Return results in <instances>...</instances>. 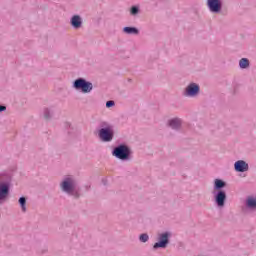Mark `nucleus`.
<instances>
[{"label": "nucleus", "instance_id": "obj_2", "mask_svg": "<svg viewBox=\"0 0 256 256\" xmlns=\"http://www.w3.org/2000/svg\"><path fill=\"white\" fill-rule=\"evenodd\" d=\"M113 155L117 157V159H128L129 158V148L127 146H119L114 149Z\"/></svg>", "mask_w": 256, "mask_h": 256}, {"label": "nucleus", "instance_id": "obj_10", "mask_svg": "<svg viewBox=\"0 0 256 256\" xmlns=\"http://www.w3.org/2000/svg\"><path fill=\"white\" fill-rule=\"evenodd\" d=\"M81 17L78 15H75L71 19V25L74 27V29H79L81 27Z\"/></svg>", "mask_w": 256, "mask_h": 256}, {"label": "nucleus", "instance_id": "obj_1", "mask_svg": "<svg viewBox=\"0 0 256 256\" xmlns=\"http://www.w3.org/2000/svg\"><path fill=\"white\" fill-rule=\"evenodd\" d=\"M73 87L82 93H91V91H93V84L91 82H87L83 78H79L74 81Z\"/></svg>", "mask_w": 256, "mask_h": 256}, {"label": "nucleus", "instance_id": "obj_4", "mask_svg": "<svg viewBox=\"0 0 256 256\" xmlns=\"http://www.w3.org/2000/svg\"><path fill=\"white\" fill-rule=\"evenodd\" d=\"M62 191H65L66 193H72L73 189H75V181H73L71 178H66L62 184Z\"/></svg>", "mask_w": 256, "mask_h": 256}, {"label": "nucleus", "instance_id": "obj_7", "mask_svg": "<svg viewBox=\"0 0 256 256\" xmlns=\"http://www.w3.org/2000/svg\"><path fill=\"white\" fill-rule=\"evenodd\" d=\"M207 5L212 13L221 11V0H207Z\"/></svg>", "mask_w": 256, "mask_h": 256}, {"label": "nucleus", "instance_id": "obj_19", "mask_svg": "<svg viewBox=\"0 0 256 256\" xmlns=\"http://www.w3.org/2000/svg\"><path fill=\"white\" fill-rule=\"evenodd\" d=\"M139 13V8L133 6L131 8V15H137Z\"/></svg>", "mask_w": 256, "mask_h": 256}, {"label": "nucleus", "instance_id": "obj_17", "mask_svg": "<svg viewBox=\"0 0 256 256\" xmlns=\"http://www.w3.org/2000/svg\"><path fill=\"white\" fill-rule=\"evenodd\" d=\"M247 205L248 207H256V198H249L247 200Z\"/></svg>", "mask_w": 256, "mask_h": 256}, {"label": "nucleus", "instance_id": "obj_5", "mask_svg": "<svg viewBox=\"0 0 256 256\" xmlns=\"http://www.w3.org/2000/svg\"><path fill=\"white\" fill-rule=\"evenodd\" d=\"M216 205L219 207H225V201H227V194L225 191L220 190L216 195L214 196Z\"/></svg>", "mask_w": 256, "mask_h": 256}, {"label": "nucleus", "instance_id": "obj_15", "mask_svg": "<svg viewBox=\"0 0 256 256\" xmlns=\"http://www.w3.org/2000/svg\"><path fill=\"white\" fill-rule=\"evenodd\" d=\"M214 187L215 189H223V187H225V182H223V180L216 179Z\"/></svg>", "mask_w": 256, "mask_h": 256}, {"label": "nucleus", "instance_id": "obj_9", "mask_svg": "<svg viewBox=\"0 0 256 256\" xmlns=\"http://www.w3.org/2000/svg\"><path fill=\"white\" fill-rule=\"evenodd\" d=\"M186 93L191 97L197 95V93H199V85L195 83L188 85V87L186 88Z\"/></svg>", "mask_w": 256, "mask_h": 256}, {"label": "nucleus", "instance_id": "obj_14", "mask_svg": "<svg viewBox=\"0 0 256 256\" xmlns=\"http://www.w3.org/2000/svg\"><path fill=\"white\" fill-rule=\"evenodd\" d=\"M239 65L241 69H247V67H249V59L242 58L239 62Z\"/></svg>", "mask_w": 256, "mask_h": 256}, {"label": "nucleus", "instance_id": "obj_3", "mask_svg": "<svg viewBox=\"0 0 256 256\" xmlns=\"http://www.w3.org/2000/svg\"><path fill=\"white\" fill-rule=\"evenodd\" d=\"M160 241L154 244V249H165L167 247V244L169 243V233H163L159 237Z\"/></svg>", "mask_w": 256, "mask_h": 256}, {"label": "nucleus", "instance_id": "obj_21", "mask_svg": "<svg viewBox=\"0 0 256 256\" xmlns=\"http://www.w3.org/2000/svg\"><path fill=\"white\" fill-rule=\"evenodd\" d=\"M7 109V107H5V106H0V112L1 111H5Z\"/></svg>", "mask_w": 256, "mask_h": 256}, {"label": "nucleus", "instance_id": "obj_16", "mask_svg": "<svg viewBox=\"0 0 256 256\" xmlns=\"http://www.w3.org/2000/svg\"><path fill=\"white\" fill-rule=\"evenodd\" d=\"M25 203H27V199H25V197H21L19 199V204L21 205V209H22L23 213H25L27 211V208L25 207Z\"/></svg>", "mask_w": 256, "mask_h": 256}, {"label": "nucleus", "instance_id": "obj_8", "mask_svg": "<svg viewBox=\"0 0 256 256\" xmlns=\"http://www.w3.org/2000/svg\"><path fill=\"white\" fill-rule=\"evenodd\" d=\"M234 168L238 173H245V171H249V164L243 160H238L235 162Z\"/></svg>", "mask_w": 256, "mask_h": 256}, {"label": "nucleus", "instance_id": "obj_6", "mask_svg": "<svg viewBox=\"0 0 256 256\" xmlns=\"http://www.w3.org/2000/svg\"><path fill=\"white\" fill-rule=\"evenodd\" d=\"M99 137L102 141H111L113 139V130L109 128H102L99 131Z\"/></svg>", "mask_w": 256, "mask_h": 256}, {"label": "nucleus", "instance_id": "obj_20", "mask_svg": "<svg viewBox=\"0 0 256 256\" xmlns=\"http://www.w3.org/2000/svg\"><path fill=\"white\" fill-rule=\"evenodd\" d=\"M113 106H115V101H113V100H110V101H108V102H106V107H113Z\"/></svg>", "mask_w": 256, "mask_h": 256}, {"label": "nucleus", "instance_id": "obj_12", "mask_svg": "<svg viewBox=\"0 0 256 256\" xmlns=\"http://www.w3.org/2000/svg\"><path fill=\"white\" fill-rule=\"evenodd\" d=\"M169 125L172 129H179V127H181V120L179 118H174L169 121Z\"/></svg>", "mask_w": 256, "mask_h": 256}, {"label": "nucleus", "instance_id": "obj_18", "mask_svg": "<svg viewBox=\"0 0 256 256\" xmlns=\"http://www.w3.org/2000/svg\"><path fill=\"white\" fill-rule=\"evenodd\" d=\"M140 241L142 243H147V241H149V235H147V234L140 235Z\"/></svg>", "mask_w": 256, "mask_h": 256}, {"label": "nucleus", "instance_id": "obj_13", "mask_svg": "<svg viewBox=\"0 0 256 256\" xmlns=\"http://www.w3.org/2000/svg\"><path fill=\"white\" fill-rule=\"evenodd\" d=\"M124 33H127L128 35H137L139 33V30L133 27H125Z\"/></svg>", "mask_w": 256, "mask_h": 256}, {"label": "nucleus", "instance_id": "obj_11", "mask_svg": "<svg viewBox=\"0 0 256 256\" xmlns=\"http://www.w3.org/2000/svg\"><path fill=\"white\" fill-rule=\"evenodd\" d=\"M9 194V187L7 185L0 186V201L1 199H5L7 195Z\"/></svg>", "mask_w": 256, "mask_h": 256}]
</instances>
